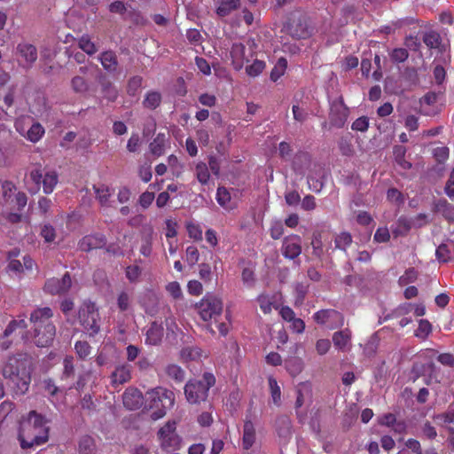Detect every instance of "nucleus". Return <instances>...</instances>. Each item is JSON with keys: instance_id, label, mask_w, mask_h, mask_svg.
Wrapping results in <instances>:
<instances>
[{"instance_id": "f257e3e1", "label": "nucleus", "mask_w": 454, "mask_h": 454, "mask_svg": "<svg viewBox=\"0 0 454 454\" xmlns=\"http://www.w3.org/2000/svg\"><path fill=\"white\" fill-rule=\"evenodd\" d=\"M50 428L46 419L35 411H31L20 425L18 440L24 450L46 443Z\"/></svg>"}, {"instance_id": "f03ea898", "label": "nucleus", "mask_w": 454, "mask_h": 454, "mask_svg": "<svg viewBox=\"0 0 454 454\" xmlns=\"http://www.w3.org/2000/svg\"><path fill=\"white\" fill-rule=\"evenodd\" d=\"M2 372L16 395H24L28 390L31 370L26 355L17 354L9 356Z\"/></svg>"}, {"instance_id": "7ed1b4c3", "label": "nucleus", "mask_w": 454, "mask_h": 454, "mask_svg": "<svg viewBox=\"0 0 454 454\" xmlns=\"http://www.w3.org/2000/svg\"><path fill=\"white\" fill-rule=\"evenodd\" d=\"M146 400L149 402V408L155 409L151 413L152 419L158 420L174 406L175 394L169 389L158 387L146 392Z\"/></svg>"}, {"instance_id": "20e7f679", "label": "nucleus", "mask_w": 454, "mask_h": 454, "mask_svg": "<svg viewBox=\"0 0 454 454\" xmlns=\"http://www.w3.org/2000/svg\"><path fill=\"white\" fill-rule=\"evenodd\" d=\"M215 383V376L210 372H205L201 380H190L184 386V395L192 404L205 402L208 396L211 387Z\"/></svg>"}, {"instance_id": "39448f33", "label": "nucleus", "mask_w": 454, "mask_h": 454, "mask_svg": "<svg viewBox=\"0 0 454 454\" xmlns=\"http://www.w3.org/2000/svg\"><path fill=\"white\" fill-rule=\"evenodd\" d=\"M196 309L200 318L205 321L218 322L222 317L223 304L220 298L215 295L207 294L196 304Z\"/></svg>"}, {"instance_id": "423d86ee", "label": "nucleus", "mask_w": 454, "mask_h": 454, "mask_svg": "<svg viewBox=\"0 0 454 454\" xmlns=\"http://www.w3.org/2000/svg\"><path fill=\"white\" fill-rule=\"evenodd\" d=\"M257 44L254 39H248L246 44L242 43H234L231 45L230 55L231 63L235 70L242 69L244 64L249 61L255 54Z\"/></svg>"}, {"instance_id": "0eeeda50", "label": "nucleus", "mask_w": 454, "mask_h": 454, "mask_svg": "<svg viewBox=\"0 0 454 454\" xmlns=\"http://www.w3.org/2000/svg\"><path fill=\"white\" fill-rule=\"evenodd\" d=\"M78 317L90 336L93 337L99 332V314L94 302L84 301L79 309Z\"/></svg>"}, {"instance_id": "6e6552de", "label": "nucleus", "mask_w": 454, "mask_h": 454, "mask_svg": "<svg viewBox=\"0 0 454 454\" xmlns=\"http://www.w3.org/2000/svg\"><path fill=\"white\" fill-rule=\"evenodd\" d=\"M2 197L6 204L12 205L18 210H22L27 202V197L23 192H17L16 185L12 181L2 183Z\"/></svg>"}, {"instance_id": "1a4fd4ad", "label": "nucleus", "mask_w": 454, "mask_h": 454, "mask_svg": "<svg viewBox=\"0 0 454 454\" xmlns=\"http://www.w3.org/2000/svg\"><path fill=\"white\" fill-rule=\"evenodd\" d=\"M313 319L317 324L325 325L330 330L340 328L344 325V316L333 309L317 311L313 315Z\"/></svg>"}, {"instance_id": "9d476101", "label": "nucleus", "mask_w": 454, "mask_h": 454, "mask_svg": "<svg viewBox=\"0 0 454 454\" xmlns=\"http://www.w3.org/2000/svg\"><path fill=\"white\" fill-rule=\"evenodd\" d=\"M29 176L36 185H39L41 183L43 184V190L46 194L53 192L59 181L58 174L54 170L43 174L41 168H35L31 170Z\"/></svg>"}, {"instance_id": "9b49d317", "label": "nucleus", "mask_w": 454, "mask_h": 454, "mask_svg": "<svg viewBox=\"0 0 454 454\" xmlns=\"http://www.w3.org/2000/svg\"><path fill=\"white\" fill-rule=\"evenodd\" d=\"M349 109L344 104L343 98H340L331 104L329 120L330 124L336 128H342L348 117Z\"/></svg>"}, {"instance_id": "f8f14e48", "label": "nucleus", "mask_w": 454, "mask_h": 454, "mask_svg": "<svg viewBox=\"0 0 454 454\" xmlns=\"http://www.w3.org/2000/svg\"><path fill=\"white\" fill-rule=\"evenodd\" d=\"M72 285L70 274L66 272L61 278H51L44 284V291L50 294H63L69 291Z\"/></svg>"}, {"instance_id": "ddd939ff", "label": "nucleus", "mask_w": 454, "mask_h": 454, "mask_svg": "<svg viewBox=\"0 0 454 454\" xmlns=\"http://www.w3.org/2000/svg\"><path fill=\"white\" fill-rule=\"evenodd\" d=\"M282 254L284 257L294 260L301 253V239L298 235L286 237L282 242Z\"/></svg>"}, {"instance_id": "4468645a", "label": "nucleus", "mask_w": 454, "mask_h": 454, "mask_svg": "<svg viewBox=\"0 0 454 454\" xmlns=\"http://www.w3.org/2000/svg\"><path fill=\"white\" fill-rule=\"evenodd\" d=\"M56 335V327L54 325H47L43 328L33 329V340L37 347L50 346Z\"/></svg>"}, {"instance_id": "2eb2a0df", "label": "nucleus", "mask_w": 454, "mask_h": 454, "mask_svg": "<svg viewBox=\"0 0 454 454\" xmlns=\"http://www.w3.org/2000/svg\"><path fill=\"white\" fill-rule=\"evenodd\" d=\"M53 316L52 310L49 307L37 308L31 314L29 320L35 328H43L47 325H53L51 317Z\"/></svg>"}, {"instance_id": "dca6fc26", "label": "nucleus", "mask_w": 454, "mask_h": 454, "mask_svg": "<svg viewBox=\"0 0 454 454\" xmlns=\"http://www.w3.org/2000/svg\"><path fill=\"white\" fill-rule=\"evenodd\" d=\"M106 239L103 234H92L84 236L78 243L79 249L83 252H89L93 249H98L105 247Z\"/></svg>"}, {"instance_id": "f3484780", "label": "nucleus", "mask_w": 454, "mask_h": 454, "mask_svg": "<svg viewBox=\"0 0 454 454\" xmlns=\"http://www.w3.org/2000/svg\"><path fill=\"white\" fill-rule=\"evenodd\" d=\"M143 401L144 396L137 388H127L122 395L123 405L130 411L139 409L143 404Z\"/></svg>"}, {"instance_id": "a211bd4d", "label": "nucleus", "mask_w": 454, "mask_h": 454, "mask_svg": "<svg viewBox=\"0 0 454 454\" xmlns=\"http://www.w3.org/2000/svg\"><path fill=\"white\" fill-rule=\"evenodd\" d=\"M352 332L349 328L337 331L333 334V343L340 351L347 352L351 348Z\"/></svg>"}, {"instance_id": "6ab92c4d", "label": "nucleus", "mask_w": 454, "mask_h": 454, "mask_svg": "<svg viewBox=\"0 0 454 454\" xmlns=\"http://www.w3.org/2000/svg\"><path fill=\"white\" fill-rule=\"evenodd\" d=\"M131 379V368L129 364H122L118 367L111 374V384L114 387L122 385Z\"/></svg>"}, {"instance_id": "aec40b11", "label": "nucleus", "mask_w": 454, "mask_h": 454, "mask_svg": "<svg viewBox=\"0 0 454 454\" xmlns=\"http://www.w3.org/2000/svg\"><path fill=\"white\" fill-rule=\"evenodd\" d=\"M98 59L103 68L109 74H115L118 70V59L116 53L114 51H103Z\"/></svg>"}, {"instance_id": "412c9836", "label": "nucleus", "mask_w": 454, "mask_h": 454, "mask_svg": "<svg viewBox=\"0 0 454 454\" xmlns=\"http://www.w3.org/2000/svg\"><path fill=\"white\" fill-rule=\"evenodd\" d=\"M164 334V329L161 324L153 322L147 332L145 337V343L149 345H158L160 343Z\"/></svg>"}, {"instance_id": "4be33fe9", "label": "nucleus", "mask_w": 454, "mask_h": 454, "mask_svg": "<svg viewBox=\"0 0 454 454\" xmlns=\"http://www.w3.org/2000/svg\"><path fill=\"white\" fill-rule=\"evenodd\" d=\"M17 51L28 64H33L37 59V50L35 46L31 43H19L17 46Z\"/></svg>"}, {"instance_id": "5701e85b", "label": "nucleus", "mask_w": 454, "mask_h": 454, "mask_svg": "<svg viewBox=\"0 0 454 454\" xmlns=\"http://www.w3.org/2000/svg\"><path fill=\"white\" fill-rule=\"evenodd\" d=\"M434 210L442 214L448 221H454V206L447 200L441 199L437 200L434 205Z\"/></svg>"}, {"instance_id": "b1692460", "label": "nucleus", "mask_w": 454, "mask_h": 454, "mask_svg": "<svg viewBox=\"0 0 454 454\" xmlns=\"http://www.w3.org/2000/svg\"><path fill=\"white\" fill-rule=\"evenodd\" d=\"M255 441V429L250 420L244 423L242 444L245 450H249Z\"/></svg>"}, {"instance_id": "393cba45", "label": "nucleus", "mask_w": 454, "mask_h": 454, "mask_svg": "<svg viewBox=\"0 0 454 454\" xmlns=\"http://www.w3.org/2000/svg\"><path fill=\"white\" fill-rule=\"evenodd\" d=\"M217 203L226 210H231L235 206L231 203V195L230 191L224 186H219L215 196Z\"/></svg>"}, {"instance_id": "a878e982", "label": "nucleus", "mask_w": 454, "mask_h": 454, "mask_svg": "<svg viewBox=\"0 0 454 454\" xmlns=\"http://www.w3.org/2000/svg\"><path fill=\"white\" fill-rule=\"evenodd\" d=\"M285 367L292 377H295L302 372L304 364L301 357L290 356L285 360Z\"/></svg>"}, {"instance_id": "bb28decb", "label": "nucleus", "mask_w": 454, "mask_h": 454, "mask_svg": "<svg viewBox=\"0 0 454 454\" xmlns=\"http://www.w3.org/2000/svg\"><path fill=\"white\" fill-rule=\"evenodd\" d=\"M324 233L320 231H316L312 234L311 238V247L313 249V255L317 258H322L324 255L325 250H324Z\"/></svg>"}, {"instance_id": "cd10ccee", "label": "nucleus", "mask_w": 454, "mask_h": 454, "mask_svg": "<svg viewBox=\"0 0 454 454\" xmlns=\"http://www.w3.org/2000/svg\"><path fill=\"white\" fill-rule=\"evenodd\" d=\"M240 6L239 0H220L216 8V14L219 17H226Z\"/></svg>"}, {"instance_id": "c85d7f7f", "label": "nucleus", "mask_w": 454, "mask_h": 454, "mask_svg": "<svg viewBox=\"0 0 454 454\" xmlns=\"http://www.w3.org/2000/svg\"><path fill=\"white\" fill-rule=\"evenodd\" d=\"M423 43L427 45V47L430 50L433 49H440L442 44V37L441 35L434 30H429L423 34L422 37Z\"/></svg>"}, {"instance_id": "c756f323", "label": "nucleus", "mask_w": 454, "mask_h": 454, "mask_svg": "<svg viewBox=\"0 0 454 454\" xmlns=\"http://www.w3.org/2000/svg\"><path fill=\"white\" fill-rule=\"evenodd\" d=\"M311 394V386L309 382H301L296 387V401H295V409H300L305 402V395H309Z\"/></svg>"}, {"instance_id": "7c9ffc66", "label": "nucleus", "mask_w": 454, "mask_h": 454, "mask_svg": "<svg viewBox=\"0 0 454 454\" xmlns=\"http://www.w3.org/2000/svg\"><path fill=\"white\" fill-rule=\"evenodd\" d=\"M161 99L162 98L160 92L150 90L145 96L143 106L145 108L154 110L160 105Z\"/></svg>"}, {"instance_id": "2f4dec72", "label": "nucleus", "mask_w": 454, "mask_h": 454, "mask_svg": "<svg viewBox=\"0 0 454 454\" xmlns=\"http://www.w3.org/2000/svg\"><path fill=\"white\" fill-rule=\"evenodd\" d=\"M165 142V134L159 133L149 145L150 152L155 156L162 155L164 153Z\"/></svg>"}, {"instance_id": "473e14b6", "label": "nucleus", "mask_w": 454, "mask_h": 454, "mask_svg": "<svg viewBox=\"0 0 454 454\" xmlns=\"http://www.w3.org/2000/svg\"><path fill=\"white\" fill-rule=\"evenodd\" d=\"M96 193V198L99 201L102 207H106L109 204V199L111 197L110 188L106 184H99L93 186Z\"/></svg>"}, {"instance_id": "72a5a7b5", "label": "nucleus", "mask_w": 454, "mask_h": 454, "mask_svg": "<svg viewBox=\"0 0 454 454\" xmlns=\"http://www.w3.org/2000/svg\"><path fill=\"white\" fill-rule=\"evenodd\" d=\"M180 356L181 358L185 362L195 361L201 357L202 350L196 346H188L182 348Z\"/></svg>"}, {"instance_id": "f704fd0d", "label": "nucleus", "mask_w": 454, "mask_h": 454, "mask_svg": "<svg viewBox=\"0 0 454 454\" xmlns=\"http://www.w3.org/2000/svg\"><path fill=\"white\" fill-rule=\"evenodd\" d=\"M79 48L83 51L86 54L91 56L98 51V47L91 41L89 35H82L78 40Z\"/></svg>"}, {"instance_id": "c9c22d12", "label": "nucleus", "mask_w": 454, "mask_h": 454, "mask_svg": "<svg viewBox=\"0 0 454 454\" xmlns=\"http://www.w3.org/2000/svg\"><path fill=\"white\" fill-rule=\"evenodd\" d=\"M268 382H269V388H270V393L272 402L276 406L278 407L281 405L280 387L278 386L277 380L275 378H273L272 376H270L268 378Z\"/></svg>"}, {"instance_id": "e433bc0d", "label": "nucleus", "mask_w": 454, "mask_h": 454, "mask_svg": "<svg viewBox=\"0 0 454 454\" xmlns=\"http://www.w3.org/2000/svg\"><path fill=\"white\" fill-rule=\"evenodd\" d=\"M44 133V128L39 122H35L27 130L26 138L32 143H36L43 137Z\"/></svg>"}, {"instance_id": "4c0bfd02", "label": "nucleus", "mask_w": 454, "mask_h": 454, "mask_svg": "<svg viewBox=\"0 0 454 454\" xmlns=\"http://www.w3.org/2000/svg\"><path fill=\"white\" fill-rule=\"evenodd\" d=\"M413 227L412 221L409 220L404 216H401L396 223V228L393 230L395 237L406 235L410 230Z\"/></svg>"}, {"instance_id": "58836bf2", "label": "nucleus", "mask_w": 454, "mask_h": 454, "mask_svg": "<svg viewBox=\"0 0 454 454\" xmlns=\"http://www.w3.org/2000/svg\"><path fill=\"white\" fill-rule=\"evenodd\" d=\"M352 236L348 231H342L337 234L334 238L335 248L346 251L347 248L352 244Z\"/></svg>"}, {"instance_id": "ea45409f", "label": "nucleus", "mask_w": 454, "mask_h": 454, "mask_svg": "<svg viewBox=\"0 0 454 454\" xmlns=\"http://www.w3.org/2000/svg\"><path fill=\"white\" fill-rule=\"evenodd\" d=\"M195 174L201 184H207L210 178L208 167L205 162L200 161L195 166Z\"/></svg>"}, {"instance_id": "a19ab883", "label": "nucleus", "mask_w": 454, "mask_h": 454, "mask_svg": "<svg viewBox=\"0 0 454 454\" xmlns=\"http://www.w3.org/2000/svg\"><path fill=\"white\" fill-rule=\"evenodd\" d=\"M27 327V324L24 318L12 320L4 331L3 337L7 338L18 329L25 330Z\"/></svg>"}, {"instance_id": "79ce46f5", "label": "nucleus", "mask_w": 454, "mask_h": 454, "mask_svg": "<svg viewBox=\"0 0 454 454\" xmlns=\"http://www.w3.org/2000/svg\"><path fill=\"white\" fill-rule=\"evenodd\" d=\"M165 372L169 378L176 382H182L184 380L185 372L177 364H168L165 369Z\"/></svg>"}, {"instance_id": "37998d69", "label": "nucleus", "mask_w": 454, "mask_h": 454, "mask_svg": "<svg viewBox=\"0 0 454 454\" xmlns=\"http://www.w3.org/2000/svg\"><path fill=\"white\" fill-rule=\"evenodd\" d=\"M74 350L78 357L86 360L92 350L91 346L85 340H78L74 343Z\"/></svg>"}, {"instance_id": "c03bdc74", "label": "nucleus", "mask_w": 454, "mask_h": 454, "mask_svg": "<svg viewBox=\"0 0 454 454\" xmlns=\"http://www.w3.org/2000/svg\"><path fill=\"white\" fill-rule=\"evenodd\" d=\"M143 78L139 75H135L128 81L127 93L129 96H136L142 87Z\"/></svg>"}, {"instance_id": "a18cd8bd", "label": "nucleus", "mask_w": 454, "mask_h": 454, "mask_svg": "<svg viewBox=\"0 0 454 454\" xmlns=\"http://www.w3.org/2000/svg\"><path fill=\"white\" fill-rule=\"evenodd\" d=\"M266 64L262 60L255 59L251 65L247 66L246 73L250 77H256L262 73Z\"/></svg>"}, {"instance_id": "49530a36", "label": "nucleus", "mask_w": 454, "mask_h": 454, "mask_svg": "<svg viewBox=\"0 0 454 454\" xmlns=\"http://www.w3.org/2000/svg\"><path fill=\"white\" fill-rule=\"evenodd\" d=\"M142 274V269L137 264L129 265L125 269V276L130 283H137Z\"/></svg>"}, {"instance_id": "de8ad7c7", "label": "nucleus", "mask_w": 454, "mask_h": 454, "mask_svg": "<svg viewBox=\"0 0 454 454\" xmlns=\"http://www.w3.org/2000/svg\"><path fill=\"white\" fill-rule=\"evenodd\" d=\"M389 57L394 63H403L409 58V51L405 48H395L389 53Z\"/></svg>"}, {"instance_id": "09e8293b", "label": "nucleus", "mask_w": 454, "mask_h": 454, "mask_svg": "<svg viewBox=\"0 0 454 454\" xmlns=\"http://www.w3.org/2000/svg\"><path fill=\"white\" fill-rule=\"evenodd\" d=\"M79 450L82 454H95V443L91 437H82L79 442Z\"/></svg>"}, {"instance_id": "8fccbe9b", "label": "nucleus", "mask_w": 454, "mask_h": 454, "mask_svg": "<svg viewBox=\"0 0 454 454\" xmlns=\"http://www.w3.org/2000/svg\"><path fill=\"white\" fill-rule=\"evenodd\" d=\"M434 420L440 427H447L454 423V411H447L434 416Z\"/></svg>"}, {"instance_id": "3c124183", "label": "nucleus", "mask_w": 454, "mask_h": 454, "mask_svg": "<svg viewBox=\"0 0 454 454\" xmlns=\"http://www.w3.org/2000/svg\"><path fill=\"white\" fill-rule=\"evenodd\" d=\"M71 87L74 91L77 93H82L87 91L88 90V83L86 80L82 76H74L71 80Z\"/></svg>"}, {"instance_id": "603ef678", "label": "nucleus", "mask_w": 454, "mask_h": 454, "mask_svg": "<svg viewBox=\"0 0 454 454\" xmlns=\"http://www.w3.org/2000/svg\"><path fill=\"white\" fill-rule=\"evenodd\" d=\"M186 229L191 239H193L194 240L202 239V230L199 224L192 222L187 223Z\"/></svg>"}, {"instance_id": "864d4df0", "label": "nucleus", "mask_w": 454, "mask_h": 454, "mask_svg": "<svg viewBox=\"0 0 454 454\" xmlns=\"http://www.w3.org/2000/svg\"><path fill=\"white\" fill-rule=\"evenodd\" d=\"M439 262H447L451 259V253L446 244H441L435 251Z\"/></svg>"}, {"instance_id": "5fc2aeb1", "label": "nucleus", "mask_w": 454, "mask_h": 454, "mask_svg": "<svg viewBox=\"0 0 454 454\" xmlns=\"http://www.w3.org/2000/svg\"><path fill=\"white\" fill-rule=\"evenodd\" d=\"M161 446L166 448H178L180 445V438L178 435H164L162 438H160Z\"/></svg>"}, {"instance_id": "6e6d98bb", "label": "nucleus", "mask_w": 454, "mask_h": 454, "mask_svg": "<svg viewBox=\"0 0 454 454\" xmlns=\"http://www.w3.org/2000/svg\"><path fill=\"white\" fill-rule=\"evenodd\" d=\"M166 290L175 300H178L183 297L180 284L176 281L168 283L166 286Z\"/></svg>"}, {"instance_id": "4d7b16f0", "label": "nucleus", "mask_w": 454, "mask_h": 454, "mask_svg": "<svg viewBox=\"0 0 454 454\" xmlns=\"http://www.w3.org/2000/svg\"><path fill=\"white\" fill-rule=\"evenodd\" d=\"M396 416L394 413H385L377 419V422L380 426L392 427L396 422Z\"/></svg>"}, {"instance_id": "13d9d810", "label": "nucleus", "mask_w": 454, "mask_h": 454, "mask_svg": "<svg viewBox=\"0 0 454 454\" xmlns=\"http://www.w3.org/2000/svg\"><path fill=\"white\" fill-rule=\"evenodd\" d=\"M403 44L411 51H418L421 47V43L416 35H409L404 38Z\"/></svg>"}, {"instance_id": "bf43d9fd", "label": "nucleus", "mask_w": 454, "mask_h": 454, "mask_svg": "<svg viewBox=\"0 0 454 454\" xmlns=\"http://www.w3.org/2000/svg\"><path fill=\"white\" fill-rule=\"evenodd\" d=\"M176 421H168L162 427L160 428L158 432L159 439L162 438L164 435H177L176 434Z\"/></svg>"}, {"instance_id": "052dcab7", "label": "nucleus", "mask_w": 454, "mask_h": 454, "mask_svg": "<svg viewBox=\"0 0 454 454\" xmlns=\"http://www.w3.org/2000/svg\"><path fill=\"white\" fill-rule=\"evenodd\" d=\"M369 128V118L362 116L357 118L351 125V129L356 131L365 132Z\"/></svg>"}, {"instance_id": "680f3d73", "label": "nucleus", "mask_w": 454, "mask_h": 454, "mask_svg": "<svg viewBox=\"0 0 454 454\" xmlns=\"http://www.w3.org/2000/svg\"><path fill=\"white\" fill-rule=\"evenodd\" d=\"M374 241L385 243L390 239V233L387 227H380L376 230L373 237Z\"/></svg>"}, {"instance_id": "e2e57ef3", "label": "nucleus", "mask_w": 454, "mask_h": 454, "mask_svg": "<svg viewBox=\"0 0 454 454\" xmlns=\"http://www.w3.org/2000/svg\"><path fill=\"white\" fill-rule=\"evenodd\" d=\"M141 145V139L137 133H132L127 143V150L129 153H136Z\"/></svg>"}, {"instance_id": "0e129e2a", "label": "nucleus", "mask_w": 454, "mask_h": 454, "mask_svg": "<svg viewBox=\"0 0 454 454\" xmlns=\"http://www.w3.org/2000/svg\"><path fill=\"white\" fill-rule=\"evenodd\" d=\"M200 253L196 247L189 246L186 248V261L190 265H194L199 262Z\"/></svg>"}, {"instance_id": "69168bd1", "label": "nucleus", "mask_w": 454, "mask_h": 454, "mask_svg": "<svg viewBox=\"0 0 454 454\" xmlns=\"http://www.w3.org/2000/svg\"><path fill=\"white\" fill-rule=\"evenodd\" d=\"M284 233V225L281 221H275L270 228V234L273 239H278Z\"/></svg>"}, {"instance_id": "338daca9", "label": "nucleus", "mask_w": 454, "mask_h": 454, "mask_svg": "<svg viewBox=\"0 0 454 454\" xmlns=\"http://www.w3.org/2000/svg\"><path fill=\"white\" fill-rule=\"evenodd\" d=\"M154 193L153 192H143L138 199V203L143 208H148L153 201L154 200Z\"/></svg>"}, {"instance_id": "774afa93", "label": "nucleus", "mask_w": 454, "mask_h": 454, "mask_svg": "<svg viewBox=\"0 0 454 454\" xmlns=\"http://www.w3.org/2000/svg\"><path fill=\"white\" fill-rule=\"evenodd\" d=\"M103 94L108 101L114 102L118 97L117 90L110 83H106L103 86Z\"/></svg>"}]
</instances>
